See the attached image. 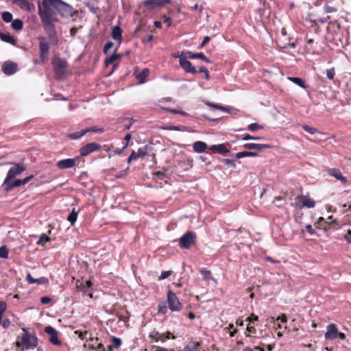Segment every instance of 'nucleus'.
I'll use <instances>...</instances> for the list:
<instances>
[{
  "label": "nucleus",
  "mask_w": 351,
  "mask_h": 351,
  "mask_svg": "<svg viewBox=\"0 0 351 351\" xmlns=\"http://www.w3.org/2000/svg\"><path fill=\"white\" fill-rule=\"evenodd\" d=\"M38 8L43 27L50 43L57 45L58 38L55 26V23L59 21L57 13L64 18L71 17L73 14V8L62 0H43Z\"/></svg>",
  "instance_id": "nucleus-1"
},
{
  "label": "nucleus",
  "mask_w": 351,
  "mask_h": 351,
  "mask_svg": "<svg viewBox=\"0 0 351 351\" xmlns=\"http://www.w3.org/2000/svg\"><path fill=\"white\" fill-rule=\"evenodd\" d=\"M324 338L326 340H335L337 338L344 340L346 335L343 332H339L337 324L330 323L326 326Z\"/></svg>",
  "instance_id": "nucleus-2"
},
{
  "label": "nucleus",
  "mask_w": 351,
  "mask_h": 351,
  "mask_svg": "<svg viewBox=\"0 0 351 351\" xmlns=\"http://www.w3.org/2000/svg\"><path fill=\"white\" fill-rule=\"evenodd\" d=\"M197 239L196 233L193 231H188L179 239V246L181 248L189 249L195 243Z\"/></svg>",
  "instance_id": "nucleus-3"
},
{
  "label": "nucleus",
  "mask_w": 351,
  "mask_h": 351,
  "mask_svg": "<svg viewBox=\"0 0 351 351\" xmlns=\"http://www.w3.org/2000/svg\"><path fill=\"white\" fill-rule=\"evenodd\" d=\"M21 343L26 350L34 349L38 345V338L36 336H32L26 329H23Z\"/></svg>",
  "instance_id": "nucleus-4"
},
{
  "label": "nucleus",
  "mask_w": 351,
  "mask_h": 351,
  "mask_svg": "<svg viewBox=\"0 0 351 351\" xmlns=\"http://www.w3.org/2000/svg\"><path fill=\"white\" fill-rule=\"evenodd\" d=\"M56 75L59 77L65 76L67 62L60 58H55L51 62Z\"/></svg>",
  "instance_id": "nucleus-5"
},
{
  "label": "nucleus",
  "mask_w": 351,
  "mask_h": 351,
  "mask_svg": "<svg viewBox=\"0 0 351 351\" xmlns=\"http://www.w3.org/2000/svg\"><path fill=\"white\" fill-rule=\"evenodd\" d=\"M174 57L179 58V63L183 70L188 73L195 74L197 73L196 68L192 65L191 62L187 60V56L184 53H181Z\"/></svg>",
  "instance_id": "nucleus-6"
},
{
  "label": "nucleus",
  "mask_w": 351,
  "mask_h": 351,
  "mask_svg": "<svg viewBox=\"0 0 351 351\" xmlns=\"http://www.w3.org/2000/svg\"><path fill=\"white\" fill-rule=\"evenodd\" d=\"M168 306L171 311H179L182 307L178 298L174 292L169 290L167 293Z\"/></svg>",
  "instance_id": "nucleus-7"
},
{
  "label": "nucleus",
  "mask_w": 351,
  "mask_h": 351,
  "mask_svg": "<svg viewBox=\"0 0 351 351\" xmlns=\"http://www.w3.org/2000/svg\"><path fill=\"white\" fill-rule=\"evenodd\" d=\"M14 165L8 171L6 177L4 180V184H7L9 181L12 180L15 177L21 174L25 167L19 163H12Z\"/></svg>",
  "instance_id": "nucleus-8"
},
{
  "label": "nucleus",
  "mask_w": 351,
  "mask_h": 351,
  "mask_svg": "<svg viewBox=\"0 0 351 351\" xmlns=\"http://www.w3.org/2000/svg\"><path fill=\"white\" fill-rule=\"evenodd\" d=\"M38 39L39 40L40 58L42 62H45L49 54L50 45L44 36H39Z\"/></svg>",
  "instance_id": "nucleus-9"
},
{
  "label": "nucleus",
  "mask_w": 351,
  "mask_h": 351,
  "mask_svg": "<svg viewBox=\"0 0 351 351\" xmlns=\"http://www.w3.org/2000/svg\"><path fill=\"white\" fill-rule=\"evenodd\" d=\"M101 148V145L97 143H90L80 148V152L82 156H86L92 152H96Z\"/></svg>",
  "instance_id": "nucleus-10"
},
{
  "label": "nucleus",
  "mask_w": 351,
  "mask_h": 351,
  "mask_svg": "<svg viewBox=\"0 0 351 351\" xmlns=\"http://www.w3.org/2000/svg\"><path fill=\"white\" fill-rule=\"evenodd\" d=\"M45 332L50 335L49 341L56 346H60L61 341L58 339V332L51 326H47L45 328Z\"/></svg>",
  "instance_id": "nucleus-11"
},
{
  "label": "nucleus",
  "mask_w": 351,
  "mask_h": 351,
  "mask_svg": "<svg viewBox=\"0 0 351 351\" xmlns=\"http://www.w3.org/2000/svg\"><path fill=\"white\" fill-rule=\"evenodd\" d=\"M77 160V158L60 160L56 163V167L60 169L71 168L76 165Z\"/></svg>",
  "instance_id": "nucleus-12"
},
{
  "label": "nucleus",
  "mask_w": 351,
  "mask_h": 351,
  "mask_svg": "<svg viewBox=\"0 0 351 351\" xmlns=\"http://www.w3.org/2000/svg\"><path fill=\"white\" fill-rule=\"evenodd\" d=\"M17 69V64L11 61H6L2 65L3 72L8 75H13L16 72Z\"/></svg>",
  "instance_id": "nucleus-13"
},
{
  "label": "nucleus",
  "mask_w": 351,
  "mask_h": 351,
  "mask_svg": "<svg viewBox=\"0 0 351 351\" xmlns=\"http://www.w3.org/2000/svg\"><path fill=\"white\" fill-rule=\"evenodd\" d=\"M92 282L90 280H86L84 283H77L76 289L79 292H82L84 294H88L90 297H92Z\"/></svg>",
  "instance_id": "nucleus-14"
},
{
  "label": "nucleus",
  "mask_w": 351,
  "mask_h": 351,
  "mask_svg": "<svg viewBox=\"0 0 351 351\" xmlns=\"http://www.w3.org/2000/svg\"><path fill=\"white\" fill-rule=\"evenodd\" d=\"M296 203H300L302 207L313 208L315 205L314 200L304 195H299L295 198Z\"/></svg>",
  "instance_id": "nucleus-15"
},
{
  "label": "nucleus",
  "mask_w": 351,
  "mask_h": 351,
  "mask_svg": "<svg viewBox=\"0 0 351 351\" xmlns=\"http://www.w3.org/2000/svg\"><path fill=\"white\" fill-rule=\"evenodd\" d=\"M12 3L19 6V8L27 12H31L34 9L33 3H30L28 0H12Z\"/></svg>",
  "instance_id": "nucleus-16"
},
{
  "label": "nucleus",
  "mask_w": 351,
  "mask_h": 351,
  "mask_svg": "<svg viewBox=\"0 0 351 351\" xmlns=\"http://www.w3.org/2000/svg\"><path fill=\"white\" fill-rule=\"evenodd\" d=\"M21 186H23L21 179H16L13 181L10 180L7 184H4L3 182L2 184V187L3 188V190L5 192L11 191L14 189L19 187Z\"/></svg>",
  "instance_id": "nucleus-17"
},
{
  "label": "nucleus",
  "mask_w": 351,
  "mask_h": 351,
  "mask_svg": "<svg viewBox=\"0 0 351 351\" xmlns=\"http://www.w3.org/2000/svg\"><path fill=\"white\" fill-rule=\"evenodd\" d=\"M171 0H145L144 5L149 8H154L156 7H161L165 3H169Z\"/></svg>",
  "instance_id": "nucleus-18"
},
{
  "label": "nucleus",
  "mask_w": 351,
  "mask_h": 351,
  "mask_svg": "<svg viewBox=\"0 0 351 351\" xmlns=\"http://www.w3.org/2000/svg\"><path fill=\"white\" fill-rule=\"evenodd\" d=\"M243 148L248 149H254L256 151H261L263 149L270 148L271 145L269 144H258L254 143H245L242 145Z\"/></svg>",
  "instance_id": "nucleus-19"
},
{
  "label": "nucleus",
  "mask_w": 351,
  "mask_h": 351,
  "mask_svg": "<svg viewBox=\"0 0 351 351\" xmlns=\"http://www.w3.org/2000/svg\"><path fill=\"white\" fill-rule=\"evenodd\" d=\"M328 172L330 176H332L337 180H340L342 183L344 184L347 182V178L342 175V173L339 169H330Z\"/></svg>",
  "instance_id": "nucleus-20"
},
{
  "label": "nucleus",
  "mask_w": 351,
  "mask_h": 351,
  "mask_svg": "<svg viewBox=\"0 0 351 351\" xmlns=\"http://www.w3.org/2000/svg\"><path fill=\"white\" fill-rule=\"evenodd\" d=\"M149 73V70L147 68L143 69L141 71H135L134 74L136 78L139 81V84H143L146 81V77Z\"/></svg>",
  "instance_id": "nucleus-21"
},
{
  "label": "nucleus",
  "mask_w": 351,
  "mask_h": 351,
  "mask_svg": "<svg viewBox=\"0 0 351 351\" xmlns=\"http://www.w3.org/2000/svg\"><path fill=\"white\" fill-rule=\"evenodd\" d=\"M186 54L187 55V57L190 59L198 58L202 60L203 61L207 63H211V61L202 52L193 53L191 51H186Z\"/></svg>",
  "instance_id": "nucleus-22"
},
{
  "label": "nucleus",
  "mask_w": 351,
  "mask_h": 351,
  "mask_svg": "<svg viewBox=\"0 0 351 351\" xmlns=\"http://www.w3.org/2000/svg\"><path fill=\"white\" fill-rule=\"evenodd\" d=\"M26 280L29 284L37 283L38 285H45L48 283L49 280L45 277H42L40 278H34L29 273L27 274L26 276Z\"/></svg>",
  "instance_id": "nucleus-23"
},
{
  "label": "nucleus",
  "mask_w": 351,
  "mask_h": 351,
  "mask_svg": "<svg viewBox=\"0 0 351 351\" xmlns=\"http://www.w3.org/2000/svg\"><path fill=\"white\" fill-rule=\"evenodd\" d=\"M207 147L208 146L206 143L200 141H195L193 144V148L194 152L199 154L204 152Z\"/></svg>",
  "instance_id": "nucleus-24"
},
{
  "label": "nucleus",
  "mask_w": 351,
  "mask_h": 351,
  "mask_svg": "<svg viewBox=\"0 0 351 351\" xmlns=\"http://www.w3.org/2000/svg\"><path fill=\"white\" fill-rule=\"evenodd\" d=\"M0 39L3 42L10 43L13 45H16V39L9 34L0 32Z\"/></svg>",
  "instance_id": "nucleus-25"
},
{
  "label": "nucleus",
  "mask_w": 351,
  "mask_h": 351,
  "mask_svg": "<svg viewBox=\"0 0 351 351\" xmlns=\"http://www.w3.org/2000/svg\"><path fill=\"white\" fill-rule=\"evenodd\" d=\"M112 36L114 40L121 41L122 38V29L119 26L116 25L112 28Z\"/></svg>",
  "instance_id": "nucleus-26"
},
{
  "label": "nucleus",
  "mask_w": 351,
  "mask_h": 351,
  "mask_svg": "<svg viewBox=\"0 0 351 351\" xmlns=\"http://www.w3.org/2000/svg\"><path fill=\"white\" fill-rule=\"evenodd\" d=\"M258 156L257 152H251V151H243L239 152L237 153L236 157L238 159L244 158V157H256Z\"/></svg>",
  "instance_id": "nucleus-27"
},
{
  "label": "nucleus",
  "mask_w": 351,
  "mask_h": 351,
  "mask_svg": "<svg viewBox=\"0 0 351 351\" xmlns=\"http://www.w3.org/2000/svg\"><path fill=\"white\" fill-rule=\"evenodd\" d=\"M152 149V146L148 145H145L143 147H139L138 149V152H137L138 157L140 158V157H143V156L148 155L149 152Z\"/></svg>",
  "instance_id": "nucleus-28"
},
{
  "label": "nucleus",
  "mask_w": 351,
  "mask_h": 351,
  "mask_svg": "<svg viewBox=\"0 0 351 351\" xmlns=\"http://www.w3.org/2000/svg\"><path fill=\"white\" fill-rule=\"evenodd\" d=\"M288 80L304 89L306 88V86L302 78L289 77Z\"/></svg>",
  "instance_id": "nucleus-29"
},
{
  "label": "nucleus",
  "mask_w": 351,
  "mask_h": 351,
  "mask_svg": "<svg viewBox=\"0 0 351 351\" xmlns=\"http://www.w3.org/2000/svg\"><path fill=\"white\" fill-rule=\"evenodd\" d=\"M12 28L14 30L19 31L23 29V22L21 19H15L12 21Z\"/></svg>",
  "instance_id": "nucleus-30"
},
{
  "label": "nucleus",
  "mask_w": 351,
  "mask_h": 351,
  "mask_svg": "<svg viewBox=\"0 0 351 351\" xmlns=\"http://www.w3.org/2000/svg\"><path fill=\"white\" fill-rule=\"evenodd\" d=\"M78 213L79 210L75 211V209L73 208L71 213L67 217V220L71 223V225H73L76 222Z\"/></svg>",
  "instance_id": "nucleus-31"
},
{
  "label": "nucleus",
  "mask_w": 351,
  "mask_h": 351,
  "mask_svg": "<svg viewBox=\"0 0 351 351\" xmlns=\"http://www.w3.org/2000/svg\"><path fill=\"white\" fill-rule=\"evenodd\" d=\"M200 274L202 275L204 280H213V281L216 282L215 278H214L212 276V274H211V272L210 270H208L206 269H202L200 270Z\"/></svg>",
  "instance_id": "nucleus-32"
},
{
  "label": "nucleus",
  "mask_w": 351,
  "mask_h": 351,
  "mask_svg": "<svg viewBox=\"0 0 351 351\" xmlns=\"http://www.w3.org/2000/svg\"><path fill=\"white\" fill-rule=\"evenodd\" d=\"M86 134V130L84 129V130H81L80 132H75L71 133V134H69L68 136H69V138L70 139L77 140V139H79L81 137H82Z\"/></svg>",
  "instance_id": "nucleus-33"
},
{
  "label": "nucleus",
  "mask_w": 351,
  "mask_h": 351,
  "mask_svg": "<svg viewBox=\"0 0 351 351\" xmlns=\"http://www.w3.org/2000/svg\"><path fill=\"white\" fill-rule=\"evenodd\" d=\"M217 152L223 156H227L228 154L230 153V151L228 149H227L224 144L217 145Z\"/></svg>",
  "instance_id": "nucleus-34"
},
{
  "label": "nucleus",
  "mask_w": 351,
  "mask_h": 351,
  "mask_svg": "<svg viewBox=\"0 0 351 351\" xmlns=\"http://www.w3.org/2000/svg\"><path fill=\"white\" fill-rule=\"evenodd\" d=\"M200 343L199 342H192L184 347V351H198Z\"/></svg>",
  "instance_id": "nucleus-35"
},
{
  "label": "nucleus",
  "mask_w": 351,
  "mask_h": 351,
  "mask_svg": "<svg viewBox=\"0 0 351 351\" xmlns=\"http://www.w3.org/2000/svg\"><path fill=\"white\" fill-rule=\"evenodd\" d=\"M119 58V55L117 53H113L110 57L107 58L105 60V64L106 66L112 64L114 61H116Z\"/></svg>",
  "instance_id": "nucleus-36"
},
{
  "label": "nucleus",
  "mask_w": 351,
  "mask_h": 351,
  "mask_svg": "<svg viewBox=\"0 0 351 351\" xmlns=\"http://www.w3.org/2000/svg\"><path fill=\"white\" fill-rule=\"evenodd\" d=\"M2 19L5 23H10L13 21V16L10 12H3L1 15Z\"/></svg>",
  "instance_id": "nucleus-37"
},
{
  "label": "nucleus",
  "mask_w": 351,
  "mask_h": 351,
  "mask_svg": "<svg viewBox=\"0 0 351 351\" xmlns=\"http://www.w3.org/2000/svg\"><path fill=\"white\" fill-rule=\"evenodd\" d=\"M165 110L166 112H170L171 114H180L182 116H184V117H188L189 116V114L184 111H182V110H176V109H171V108H165Z\"/></svg>",
  "instance_id": "nucleus-38"
},
{
  "label": "nucleus",
  "mask_w": 351,
  "mask_h": 351,
  "mask_svg": "<svg viewBox=\"0 0 351 351\" xmlns=\"http://www.w3.org/2000/svg\"><path fill=\"white\" fill-rule=\"evenodd\" d=\"M206 104L208 106H210V107H213V108H215L216 109H219V110H221L222 111H225V112H230L229 110H228V107H226V106H221L219 104H213V103H211V102H209V101H207L206 103Z\"/></svg>",
  "instance_id": "nucleus-39"
},
{
  "label": "nucleus",
  "mask_w": 351,
  "mask_h": 351,
  "mask_svg": "<svg viewBox=\"0 0 351 351\" xmlns=\"http://www.w3.org/2000/svg\"><path fill=\"white\" fill-rule=\"evenodd\" d=\"M167 311V308L165 302H161L158 305V313L165 314Z\"/></svg>",
  "instance_id": "nucleus-40"
},
{
  "label": "nucleus",
  "mask_w": 351,
  "mask_h": 351,
  "mask_svg": "<svg viewBox=\"0 0 351 351\" xmlns=\"http://www.w3.org/2000/svg\"><path fill=\"white\" fill-rule=\"evenodd\" d=\"M86 133L88 132H97V133H103L104 132V128H98L97 126L89 127L85 129Z\"/></svg>",
  "instance_id": "nucleus-41"
},
{
  "label": "nucleus",
  "mask_w": 351,
  "mask_h": 351,
  "mask_svg": "<svg viewBox=\"0 0 351 351\" xmlns=\"http://www.w3.org/2000/svg\"><path fill=\"white\" fill-rule=\"evenodd\" d=\"M168 130H172V131H181V132H185L186 131V128L184 125H173L166 128Z\"/></svg>",
  "instance_id": "nucleus-42"
},
{
  "label": "nucleus",
  "mask_w": 351,
  "mask_h": 351,
  "mask_svg": "<svg viewBox=\"0 0 351 351\" xmlns=\"http://www.w3.org/2000/svg\"><path fill=\"white\" fill-rule=\"evenodd\" d=\"M49 241V237H47L45 234H43L40 235L37 244L38 245H44L47 241Z\"/></svg>",
  "instance_id": "nucleus-43"
},
{
  "label": "nucleus",
  "mask_w": 351,
  "mask_h": 351,
  "mask_svg": "<svg viewBox=\"0 0 351 351\" xmlns=\"http://www.w3.org/2000/svg\"><path fill=\"white\" fill-rule=\"evenodd\" d=\"M86 7L93 14H97L99 11V8L92 3H86Z\"/></svg>",
  "instance_id": "nucleus-44"
},
{
  "label": "nucleus",
  "mask_w": 351,
  "mask_h": 351,
  "mask_svg": "<svg viewBox=\"0 0 351 351\" xmlns=\"http://www.w3.org/2000/svg\"><path fill=\"white\" fill-rule=\"evenodd\" d=\"M8 256V250L5 245L0 247V258H6Z\"/></svg>",
  "instance_id": "nucleus-45"
},
{
  "label": "nucleus",
  "mask_w": 351,
  "mask_h": 351,
  "mask_svg": "<svg viewBox=\"0 0 351 351\" xmlns=\"http://www.w3.org/2000/svg\"><path fill=\"white\" fill-rule=\"evenodd\" d=\"M263 128V125H259L256 123H251L248 126H247V129L250 130V131H252V132H254V131H256L259 129H261Z\"/></svg>",
  "instance_id": "nucleus-46"
},
{
  "label": "nucleus",
  "mask_w": 351,
  "mask_h": 351,
  "mask_svg": "<svg viewBox=\"0 0 351 351\" xmlns=\"http://www.w3.org/2000/svg\"><path fill=\"white\" fill-rule=\"evenodd\" d=\"M335 75V68H330L326 70V76L327 78L330 80H332Z\"/></svg>",
  "instance_id": "nucleus-47"
},
{
  "label": "nucleus",
  "mask_w": 351,
  "mask_h": 351,
  "mask_svg": "<svg viewBox=\"0 0 351 351\" xmlns=\"http://www.w3.org/2000/svg\"><path fill=\"white\" fill-rule=\"evenodd\" d=\"M128 146V143H126L125 144V145L121 149H118L115 150L114 152V153L112 154L109 155L108 157L111 158L112 156H114L117 155H121L123 153V152L127 148Z\"/></svg>",
  "instance_id": "nucleus-48"
},
{
  "label": "nucleus",
  "mask_w": 351,
  "mask_h": 351,
  "mask_svg": "<svg viewBox=\"0 0 351 351\" xmlns=\"http://www.w3.org/2000/svg\"><path fill=\"white\" fill-rule=\"evenodd\" d=\"M138 154L135 151H132L131 154L128 158L127 162L128 163H130L132 160H136L138 158Z\"/></svg>",
  "instance_id": "nucleus-49"
},
{
  "label": "nucleus",
  "mask_w": 351,
  "mask_h": 351,
  "mask_svg": "<svg viewBox=\"0 0 351 351\" xmlns=\"http://www.w3.org/2000/svg\"><path fill=\"white\" fill-rule=\"evenodd\" d=\"M263 138L261 136H251L250 134H245L242 138L241 140L243 141H248V140H261Z\"/></svg>",
  "instance_id": "nucleus-50"
},
{
  "label": "nucleus",
  "mask_w": 351,
  "mask_h": 351,
  "mask_svg": "<svg viewBox=\"0 0 351 351\" xmlns=\"http://www.w3.org/2000/svg\"><path fill=\"white\" fill-rule=\"evenodd\" d=\"M112 341L114 343V346L115 348H119L121 346V343H122V341L120 338L119 337H112Z\"/></svg>",
  "instance_id": "nucleus-51"
},
{
  "label": "nucleus",
  "mask_w": 351,
  "mask_h": 351,
  "mask_svg": "<svg viewBox=\"0 0 351 351\" xmlns=\"http://www.w3.org/2000/svg\"><path fill=\"white\" fill-rule=\"evenodd\" d=\"M7 304L5 302H0V321L2 319V316L5 311L6 310Z\"/></svg>",
  "instance_id": "nucleus-52"
},
{
  "label": "nucleus",
  "mask_w": 351,
  "mask_h": 351,
  "mask_svg": "<svg viewBox=\"0 0 351 351\" xmlns=\"http://www.w3.org/2000/svg\"><path fill=\"white\" fill-rule=\"evenodd\" d=\"M199 72L201 73H203L204 75L206 80H209V78H210L209 72L206 67H204V66L200 67L199 69Z\"/></svg>",
  "instance_id": "nucleus-53"
},
{
  "label": "nucleus",
  "mask_w": 351,
  "mask_h": 351,
  "mask_svg": "<svg viewBox=\"0 0 351 351\" xmlns=\"http://www.w3.org/2000/svg\"><path fill=\"white\" fill-rule=\"evenodd\" d=\"M171 274V271H162L161 275L159 276L158 280H164V279L168 278L169 276H170Z\"/></svg>",
  "instance_id": "nucleus-54"
},
{
  "label": "nucleus",
  "mask_w": 351,
  "mask_h": 351,
  "mask_svg": "<svg viewBox=\"0 0 351 351\" xmlns=\"http://www.w3.org/2000/svg\"><path fill=\"white\" fill-rule=\"evenodd\" d=\"M303 129H304L306 132H308V133H309V134H315V133H316V132H317V129H315V128H311V127H310V126H308V125H304V126H303Z\"/></svg>",
  "instance_id": "nucleus-55"
},
{
  "label": "nucleus",
  "mask_w": 351,
  "mask_h": 351,
  "mask_svg": "<svg viewBox=\"0 0 351 351\" xmlns=\"http://www.w3.org/2000/svg\"><path fill=\"white\" fill-rule=\"evenodd\" d=\"M246 330L252 335H254L256 333V329L255 326L251 325V323H248Z\"/></svg>",
  "instance_id": "nucleus-56"
},
{
  "label": "nucleus",
  "mask_w": 351,
  "mask_h": 351,
  "mask_svg": "<svg viewBox=\"0 0 351 351\" xmlns=\"http://www.w3.org/2000/svg\"><path fill=\"white\" fill-rule=\"evenodd\" d=\"M258 317L255 314L252 313L250 316L246 318L245 322H248L249 323L254 322V321H258Z\"/></svg>",
  "instance_id": "nucleus-57"
},
{
  "label": "nucleus",
  "mask_w": 351,
  "mask_h": 351,
  "mask_svg": "<svg viewBox=\"0 0 351 351\" xmlns=\"http://www.w3.org/2000/svg\"><path fill=\"white\" fill-rule=\"evenodd\" d=\"M113 43L112 41H108L106 43L104 47V53H107L109 49L113 46Z\"/></svg>",
  "instance_id": "nucleus-58"
},
{
  "label": "nucleus",
  "mask_w": 351,
  "mask_h": 351,
  "mask_svg": "<svg viewBox=\"0 0 351 351\" xmlns=\"http://www.w3.org/2000/svg\"><path fill=\"white\" fill-rule=\"evenodd\" d=\"M51 301V299L49 297H47V296L42 297V298H40V302H41L43 304H49Z\"/></svg>",
  "instance_id": "nucleus-59"
},
{
  "label": "nucleus",
  "mask_w": 351,
  "mask_h": 351,
  "mask_svg": "<svg viewBox=\"0 0 351 351\" xmlns=\"http://www.w3.org/2000/svg\"><path fill=\"white\" fill-rule=\"evenodd\" d=\"M325 12L326 13H332L337 12V9L334 7L330 6V5H326L325 6Z\"/></svg>",
  "instance_id": "nucleus-60"
},
{
  "label": "nucleus",
  "mask_w": 351,
  "mask_h": 351,
  "mask_svg": "<svg viewBox=\"0 0 351 351\" xmlns=\"http://www.w3.org/2000/svg\"><path fill=\"white\" fill-rule=\"evenodd\" d=\"M159 335V332L158 331H152L149 333V337L153 339H154V341H156V339H158V336Z\"/></svg>",
  "instance_id": "nucleus-61"
},
{
  "label": "nucleus",
  "mask_w": 351,
  "mask_h": 351,
  "mask_svg": "<svg viewBox=\"0 0 351 351\" xmlns=\"http://www.w3.org/2000/svg\"><path fill=\"white\" fill-rule=\"evenodd\" d=\"M162 19H163V22L165 23H166L167 25V26L169 27L171 25L172 20L170 17L164 16Z\"/></svg>",
  "instance_id": "nucleus-62"
},
{
  "label": "nucleus",
  "mask_w": 351,
  "mask_h": 351,
  "mask_svg": "<svg viewBox=\"0 0 351 351\" xmlns=\"http://www.w3.org/2000/svg\"><path fill=\"white\" fill-rule=\"evenodd\" d=\"M280 320L282 323H287V317L285 314H282L280 316H279L277 318V321Z\"/></svg>",
  "instance_id": "nucleus-63"
},
{
  "label": "nucleus",
  "mask_w": 351,
  "mask_h": 351,
  "mask_svg": "<svg viewBox=\"0 0 351 351\" xmlns=\"http://www.w3.org/2000/svg\"><path fill=\"white\" fill-rule=\"evenodd\" d=\"M345 240L348 243H351V230H349L347 232V234L344 237Z\"/></svg>",
  "instance_id": "nucleus-64"
}]
</instances>
